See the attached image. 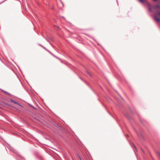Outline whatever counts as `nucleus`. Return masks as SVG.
I'll return each instance as SVG.
<instances>
[{
  "label": "nucleus",
  "mask_w": 160,
  "mask_h": 160,
  "mask_svg": "<svg viewBox=\"0 0 160 160\" xmlns=\"http://www.w3.org/2000/svg\"><path fill=\"white\" fill-rule=\"evenodd\" d=\"M149 10L151 11H152L153 10H154L155 11L156 13L154 16V19L158 22H160V6L157 5L154 7L152 8H149Z\"/></svg>",
  "instance_id": "nucleus-1"
},
{
  "label": "nucleus",
  "mask_w": 160,
  "mask_h": 160,
  "mask_svg": "<svg viewBox=\"0 0 160 160\" xmlns=\"http://www.w3.org/2000/svg\"><path fill=\"white\" fill-rule=\"evenodd\" d=\"M11 101L12 102H13V103H15V104H17L18 105L20 106H21V107H22V106L21 105H20L19 103H18L17 102H16L14 101H13V100H11Z\"/></svg>",
  "instance_id": "nucleus-2"
},
{
  "label": "nucleus",
  "mask_w": 160,
  "mask_h": 160,
  "mask_svg": "<svg viewBox=\"0 0 160 160\" xmlns=\"http://www.w3.org/2000/svg\"><path fill=\"white\" fill-rule=\"evenodd\" d=\"M140 2H143L144 0H139Z\"/></svg>",
  "instance_id": "nucleus-3"
},
{
  "label": "nucleus",
  "mask_w": 160,
  "mask_h": 160,
  "mask_svg": "<svg viewBox=\"0 0 160 160\" xmlns=\"http://www.w3.org/2000/svg\"><path fill=\"white\" fill-rule=\"evenodd\" d=\"M154 1H157V0H153Z\"/></svg>",
  "instance_id": "nucleus-4"
}]
</instances>
